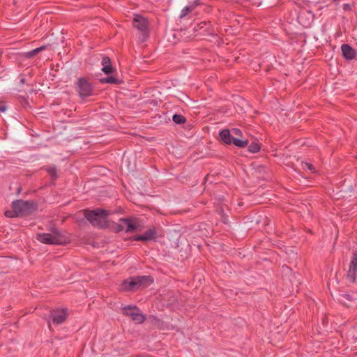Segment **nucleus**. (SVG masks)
Instances as JSON below:
<instances>
[{
	"instance_id": "1",
	"label": "nucleus",
	"mask_w": 357,
	"mask_h": 357,
	"mask_svg": "<svg viewBox=\"0 0 357 357\" xmlns=\"http://www.w3.org/2000/svg\"><path fill=\"white\" fill-rule=\"evenodd\" d=\"M13 210L5 211V216L8 218L27 216L37 210L38 205L33 201L15 200L12 204Z\"/></svg>"
},
{
	"instance_id": "2",
	"label": "nucleus",
	"mask_w": 357,
	"mask_h": 357,
	"mask_svg": "<svg viewBox=\"0 0 357 357\" xmlns=\"http://www.w3.org/2000/svg\"><path fill=\"white\" fill-rule=\"evenodd\" d=\"M153 282L151 276L131 277L125 280L121 284V289L126 291H135L140 287H146Z\"/></svg>"
},
{
	"instance_id": "3",
	"label": "nucleus",
	"mask_w": 357,
	"mask_h": 357,
	"mask_svg": "<svg viewBox=\"0 0 357 357\" xmlns=\"http://www.w3.org/2000/svg\"><path fill=\"white\" fill-rule=\"evenodd\" d=\"M37 239L42 243L48 245H64L69 242L68 238L63 235L56 228L52 229L51 234H38Z\"/></svg>"
},
{
	"instance_id": "4",
	"label": "nucleus",
	"mask_w": 357,
	"mask_h": 357,
	"mask_svg": "<svg viewBox=\"0 0 357 357\" xmlns=\"http://www.w3.org/2000/svg\"><path fill=\"white\" fill-rule=\"evenodd\" d=\"M109 211L106 210L96 209L93 211L86 210L84 211V217L90 222V223L99 228L107 227V217Z\"/></svg>"
},
{
	"instance_id": "5",
	"label": "nucleus",
	"mask_w": 357,
	"mask_h": 357,
	"mask_svg": "<svg viewBox=\"0 0 357 357\" xmlns=\"http://www.w3.org/2000/svg\"><path fill=\"white\" fill-rule=\"evenodd\" d=\"M132 26L137 29L140 35V40L144 42L149 36V22L148 20L140 15H135L132 20Z\"/></svg>"
},
{
	"instance_id": "6",
	"label": "nucleus",
	"mask_w": 357,
	"mask_h": 357,
	"mask_svg": "<svg viewBox=\"0 0 357 357\" xmlns=\"http://www.w3.org/2000/svg\"><path fill=\"white\" fill-rule=\"evenodd\" d=\"M123 313L126 316L130 317L132 321L137 324H142L146 320V316L135 305H127L122 308Z\"/></svg>"
},
{
	"instance_id": "7",
	"label": "nucleus",
	"mask_w": 357,
	"mask_h": 357,
	"mask_svg": "<svg viewBox=\"0 0 357 357\" xmlns=\"http://www.w3.org/2000/svg\"><path fill=\"white\" fill-rule=\"evenodd\" d=\"M79 94L82 98L89 97L92 93V86L85 79L80 78L77 81Z\"/></svg>"
},
{
	"instance_id": "8",
	"label": "nucleus",
	"mask_w": 357,
	"mask_h": 357,
	"mask_svg": "<svg viewBox=\"0 0 357 357\" xmlns=\"http://www.w3.org/2000/svg\"><path fill=\"white\" fill-rule=\"evenodd\" d=\"M68 316L67 310L57 309L51 312L52 321L54 324L59 325L65 321Z\"/></svg>"
},
{
	"instance_id": "9",
	"label": "nucleus",
	"mask_w": 357,
	"mask_h": 357,
	"mask_svg": "<svg viewBox=\"0 0 357 357\" xmlns=\"http://www.w3.org/2000/svg\"><path fill=\"white\" fill-rule=\"evenodd\" d=\"M120 224L118 225L119 231H125L126 232H132L137 229V225L130 219L121 218Z\"/></svg>"
},
{
	"instance_id": "10",
	"label": "nucleus",
	"mask_w": 357,
	"mask_h": 357,
	"mask_svg": "<svg viewBox=\"0 0 357 357\" xmlns=\"http://www.w3.org/2000/svg\"><path fill=\"white\" fill-rule=\"evenodd\" d=\"M357 269V254L354 253L349 264V270L347 272V278L349 280L354 283L356 281V271Z\"/></svg>"
},
{
	"instance_id": "11",
	"label": "nucleus",
	"mask_w": 357,
	"mask_h": 357,
	"mask_svg": "<svg viewBox=\"0 0 357 357\" xmlns=\"http://www.w3.org/2000/svg\"><path fill=\"white\" fill-rule=\"evenodd\" d=\"M156 236V231L154 228L149 229L142 235H137L134 240L137 241H146L153 240Z\"/></svg>"
},
{
	"instance_id": "12",
	"label": "nucleus",
	"mask_w": 357,
	"mask_h": 357,
	"mask_svg": "<svg viewBox=\"0 0 357 357\" xmlns=\"http://www.w3.org/2000/svg\"><path fill=\"white\" fill-rule=\"evenodd\" d=\"M342 56L347 60H352L355 58L356 52L348 44H343L341 47Z\"/></svg>"
},
{
	"instance_id": "13",
	"label": "nucleus",
	"mask_w": 357,
	"mask_h": 357,
	"mask_svg": "<svg viewBox=\"0 0 357 357\" xmlns=\"http://www.w3.org/2000/svg\"><path fill=\"white\" fill-rule=\"evenodd\" d=\"M210 23L207 22H202L197 24L195 27L194 30L195 32H197V35L204 36L206 33L208 32L210 29Z\"/></svg>"
},
{
	"instance_id": "14",
	"label": "nucleus",
	"mask_w": 357,
	"mask_h": 357,
	"mask_svg": "<svg viewBox=\"0 0 357 357\" xmlns=\"http://www.w3.org/2000/svg\"><path fill=\"white\" fill-rule=\"evenodd\" d=\"M101 64L102 66V70L105 74H112L114 71V68L112 66L111 59L108 56L102 57Z\"/></svg>"
},
{
	"instance_id": "15",
	"label": "nucleus",
	"mask_w": 357,
	"mask_h": 357,
	"mask_svg": "<svg viewBox=\"0 0 357 357\" xmlns=\"http://www.w3.org/2000/svg\"><path fill=\"white\" fill-rule=\"evenodd\" d=\"M199 3L197 1L191 2L189 5L185 6L181 11L180 18H183L186 15H188L190 13H191L198 5Z\"/></svg>"
},
{
	"instance_id": "16",
	"label": "nucleus",
	"mask_w": 357,
	"mask_h": 357,
	"mask_svg": "<svg viewBox=\"0 0 357 357\" xmlns=\"http://www.w3.org/2000/svg\"><path fill=\"white\" fill-rule=\"evenodd\" d=\"M220 139L227 144H232V141L234 139V137L231 136V132L229 130L225 129L222 130L220 134Z\"/></svg>"
},
{
	"instance_id": "17",
	"label": "nucleus",
	"mask_w": 357,
	"mask_h": 357,
	"mask_svg": "<svg viewBox=\"0 0 357 357\" xmlns=\"http://www.w3.org/2000/svg\"><path fill=\"white\" fill-rule=\"evenodd\" d=\"M338 301L340 303L348 305L349 303L353 301L352 296L349 294H340Z\"/></svg>"
},
{
	"instance_id": "18",
	"label": "nucleus",
	"mask_w": 357,
	"mask_h": 357,
	"mask_svg": "<svg viewBox=\"0 0 357 357\" xmlns=\"http://www.w3.org/2000/svg\"><path fill=\"white\" fill-rule=\"evenodd\" d=\"M45 49H46V46L43 45L41 47H39L34 50H32L29 52H25L24 56L26 58H29V59L32 58V57L35 56L37 54H38L39 52H40L41 51L45 50Z\"/></svg>"
},
{
	"instance_id": "19",
	"label": "nucleus",
	"mask_w": 357,
	"mask_h": 357,
	"mask_svg": "<svg viewBox=\"0 0 357 357\" xmlns=\"http://www.w3.org/2000/svg\"><path fill=\"white\" fill-rule=\"evenodd\" d=\"M173 121L176 124H183L186 121V119L181 114H174L172 117Z\"/></svg>"
},
{
	"instance_id": "20",
	"label": "nucleus",
	"mask_w": 357,
	"mask_h": 357,
	"mask_svg": "<svg viewBox=\"0 0 357 357\" xmlns=\"http://www.w3.org/2000/svg\"><path fill=\"white\" fill-rule=\"evenodd\" d=\"M248 151L250 153H256L260 151V146L259 144L255 142H252L248 148Z\"/></svg>"
},
{
	"instance_id": "21",
	"label": "nucleus",
	"mask_w": 357,
	"mask_h": 357,
	"mask_svg": "<svg viewBox=\"0 0 357 357\" xmlns=\"http://www.w3.org/2000/svg\"><path fill=\"white\" fill-rule=\"evenodd\" d=\"M232 144H234L235 146H236L238 147L243 148V147L246 146L247 141L241 140V139L234 137Z\"/></svg>"
},
{
	"instance_id": "22",
	"label": "nucleus",
	"mask_w": 357,
	"mask_h": 357,
	"mask_svg": "<svg viewBox=\"0 0 357 357\" xmlns=\"http://www.w3.org/2000/svg\"><path fill=\"white\" fill-rule=\"evenodd\" d=\"M102 83L116 84L117 79L114 77H108L101 79Z\"/></svg>"
},
{
	"instance_id": "23",
	"label": "nucleus",
	"mask_w": 357,
	"mask_h": 357,
	"mask_svg": "<svg viewBox=\"0 0 357 357\" xmlns=\"http://www.w3.org/2000/svg\"><path fill=\"white\" fill-rule=\"evenodd\" d=\"M47 172L52 178L55 179L57 178V172L56 169L55 167H53L49 168L47 169Z\"/></svg>"
},
{
	"instance_id": "24",
	"label": "nucleus",
	"mask_w": 357,
	"mask_h": 357,
	"mask_svg": "<svg viewBox=\"0 0 357 357\" xmlns=\"http://www.w3.org/2000/svg\"><path fill=\"white\" fill-rule=\"evenodd\" d=\"M301 166L303 169H309L310 171L314 170V167H313L312 165L309 162H302Z\"/></svg>"
},
{
	"instance_id": "25",
	"label": "nucleus",
	"mask_w": 357,
	"mask_h": 357,
	"mask_svg": "<svg viewBox=\"0 0 357 357\" xmlns=\"http://www.w3.org/2000/svg\"><path fill=\"white\" fill-rule=\"evenodd\" d=\"M7 109V107L3 102H0V112H4Z\"/></svg>"
},
{
	"instance_id": "26",
	"label": "nucleus",
	"mask_w": 357,
	"mask_h": 357,
	"mask_svg": "<svg viewBox=\"0 0 357 357\" xmlns=\"http://www.w3.org/2000/svg\"><path fill=\"white\" fill-rule=\"evenodd\" d=\"M232 132L236 135H239L241 133V131L238 128L232 129Z\"/></svg>"
},
{
	"instance_id": "27",
	"label": "nucleus",
	"mask_w": 357,
	"mask_h": 357,
	"mask_svg": "<svg viewBox=\"0 0 357 357\" xmlns=\"http://www.w3.org/2000/svg\"><path fill=\"white\" fill-rule=\"evenodd\" d=\"M245 1H248V2H250V3H253V4H257L258 6H259V4H260L258 2H254L253 0H245Z\"/></svg>"
}]
</instances>
